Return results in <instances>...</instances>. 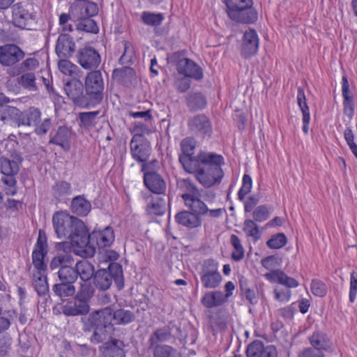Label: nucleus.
<instances>
[{"instance_id":"obj_1","label":"nucleus","mask_w":357,"mask_h":357,"mask_svg":"<svg viewBox=\"0 0 357 357\" xmlns=\"http://www.w3.org/2000/svg\"><path fill=\"white\" fill-rule=\"evenodd\" d=\"M192 192L182 195L185 206L190 210L183 211L175 215L177 223L189 229L200 227L202 224L201 217L205 216L209 218H218L222 215V208L210 209L207 205L198 196L197 189L192 186Z\"/></svg>"},{"instance_id":"obj_2","label":"nucleus","mask_w":357,"mask_h":357,"mask_svg":"<svg viewBox=\"0 0 357 357\" xmlns=\"http://www.w3.org/2000/svg\"><path fill=\"white\" fill-rule=\"evenodd\" d=\"M197 168L192 174H195L197 180L204 187L209 188L220 183L224 176L222 165L225 160L221 155L212 152L199 153Z\"/></svg>"},{"instance_id":"obj_3","label":"nucleus","mask_w":357,"mask_h":357,"mask_svg":"<svg viewBox=\"0 0 357 357\" xmlns=\"http://www.w3.org/2000/svg\"><path fill=\"white\" fill-rule=\"evenodd\" d=\"M52 223L57 237L69 239L74 248H79L85 227L78 218L63 211L56 212L52 217Z\"/></svg>"},{"instance_id":"obj_4","label":"nucleus","mask_w":357,"mask_h":357,"mask_svg":"<svg viewBox=\"0 0 357 357\" xmlns=\"http://www.w3.org/2000/svg\"><path fill=\"white\" fill-rule=\"evenodd\" d=\"M79 248H75V253L82 257H91L96 252V246L104 248L111 246L115 239L113 228L107 226L88 234L84 229Z\"/></svg>"},{"instance_id":"obj_5","label":"nucleus","mask_w":357,"mask_h":357,"mask_svg":"<svg viewBox=\"0 0 357 357\" xmlns=\"http://www.w3.org/2000/svg\"><path fill=\"white\" fill-rule=\"evenodd\" d=\"M264 278L271 283H278L285 287L275 286L273 289V298L281 303L289 302L291 297V288H296L299 283L294 278L289 277L284 272L276 269L271 271L264 275Z\"/></svg>"},{"instance_id":"obj_6","label":"nucleus","mask_w":357,"mask_h":357,"mask_svg":"<svg viewBox=\"0 0 357 357\" xmlns=\"http://www.w3.org/2000/svg\"><path fill=\"white\" fill-rule=\"evenodd\" d=\"M228 17L241 24H253L258 20V13L252 0H225Z\"/></svg>"},{"instance_id":"obj_7","label":"nucleus","mask_w":357,"mask_h":357,"mask_svg":"<svg viewBox=\"0 0 357 357\" xmlns=\"http://www.w3.org/2000/svg\"><path fill=\"white\" fill-rule=\"evenodd\" d=\"M89 320L95 326V331L91 337L93 343L103 342L108 337L107 329L112 328V309L109 307L96 311L90 315Z\"/></svg>"},{"instance_id":"obj_8","label":"nucleus","mask_w":357,"mask_h":357,"mask_svg":"<svg viewBox=\"0 0 357 357\" xmlns=\"http://www.w3.org/2000/svg\"><path fill=\"white\" fill-rule=\"evenodd\" d=\"M86 95L92 104L100 103L103 99L104 82L99 70L87 73L84 80Z\"/></svg>"},{"instance_id":"obj_9","label":"nucleus","mask_w":357,"mask_h":357,"mask_svg":"<svg viewBox=\"0 0 357 357\" xmlns=\"http://www.w3.org/2000/svg\"><path fill=\"white\" fill-rule=\"evenodd\" d=\"M219 264L213 259L204 261L199 273L202 286L206 289H215L220 284L222 276L218 271Z\"/></svg>"},{"instance_id":"obj_10","label":"nucleus","mask_w":357,"mask_h":357,"mask_svg":"<svg viewBox=\"0 0 357 357\" xmlns=\"http://www.w3.org/2000/svg\"><path fill=\"white\" fill-rule=\"evenodd\" d=\"M196 141L191 137H186L181 142L182 153L179 155V161L184 170L188 173H192L197 169L199 160V154L195 157Z\"/></svg>"},{"instance_id":"obj_11","label":"nucleus","mask_w":357,"mask_h":357,"mask_svg":"<svg viewBox=\"0 0 357 357\" xmlns=\"http://www.w3.org/2000/svg\"><path fill=\"white\" fill-rule=\"evenodd\" d=\"M122 272L119 264L111 263L108 271L101 269L96 272L94 275V284L98 289L107 290L110 287L113 280L118 281L122 279Z\"/></svg>"},{"instance_id":"obj_12","label":"nucleus","mask_w":357,"mask_h":357,"mask_svg":"<svg viewBox=\"0 0 357 357\" xmlns=\"http://www.w3.org/2000/svg\"><path fill=\"white\" fill-rule=\"evenodd\" d=\"M171 59L176 61V69L178 73L195 80L203 78L202 68L192 60L183 57L178 52L174 53Z\"/></svg>"},{"instance_id":"obj_13","label":"nucleus","mask_w":357,"mask_h":357,"mask_svg":"<svg viewBox=\"0 0 357 357\" xmlns=\"http://www.w3.org/2000/svg\"><path fill=\"white\" fill-rule=\"evenodd\" d=\"M47 240L45 234L40 230L37 241L32 252V264L36 271H46L47 264L44 259L47 253Z\"/></svg>"},{"instance_id":"obj_14","label":"nucleus","mask_w":357,"mask_h":357,"mask_svg":"<svg viewBox=\"0 0 357 357\" xmlns=\"http://www.w3.org/2000/svg\"><path fill=\"white\" fill-rule=\"evenodd\" d=\"M33 21V15L24 4L17 3L12 6V22L15 26L22 29H29Z\"/></svg>"},{"instance_id":"obj_15","label":"nucleus","mask_w":357,"mask_h":357,"mask_svg":"<svg viewBox=\"0 0 357 357\" xmlns=\"http://www.w3.org/2000/svg\"><path fill=\"white\" fill-rule=\"evenodd\" d=\"M98 12L97 5L86 0L76 1L70 8V14L75 21L93 17Z\"/></svg>"},{"instance_id":"obj_16","label":"nucleus","mask_w":357,"mask_h":357,"mask_svg":"<svg viewBox=\"0 0 357 357\" xmlns=\"http://www.w3.org/2000/svg\"><path fill=\"white\" fill-rule=\"evenodd\" d=\"M77 60L83 68L92 69L98 67L101 57L94 48L86 46L78 50Z\"/></svg>"},{"instance_id":"obj_17","label":"nucleus","mask_w":357,"mask_h":357,"mask_svg":"<svg viewBox=\"0 0 357 357\" xmlns=\"http://www.w3.org/2000/svg\"><path fill=\"white\" fill-rule=\"evenodd\" d=\"M24 57V52L16 45L7 44L0 46V63L10 66Z\"/></svg>"},{"instance_id":"obj_18","label":"nucleus","mask_w":357,"mask_h":357,"mask_svg":"<svg viewBox=\"0 0 357 357\" xmlns=\"http://www.w3.org/2000/svg\"><path fill=\"white\" fill-rule=\"evenodd\" d=\"M259 38L257 31L249 29L243 33L241 42V54L244 57H250L257 54Z\"/></svg>"},{"instance_id":"obj_19","label":"nucleus","mask_w":357,"mask_h":357,"mask_svg":"<svg viewBox=\"0 0 357 357\" xmlns=\"http://www.w3.org/2000/svg\"><path fill=\"white\" fill-rule=\"evenodd\" d=\"M63 314L68 317L85 315L90 311V305L85 301H82L77 297L63 302L61 307Z\"/></svg>"},{"instance_id":"obj_20","label":"nucleus","mask_w":357,"mask_h":357,"mask_svg":"<svg viewBox=\"0 0 357 357\" xmlns=\"http://www.w3.org/2000/svg\"><path fill=\"white\" fill-rule=\"evenodd\" d=\"M75 43L68 33H61L58 37L56 45V53L59 58H70L75 52Z\"/></svg>"},{"instance_id":"obj_21","label":"nucleus","mask_w":357,"mask_h":357,"mask_svg":"<svg viewBox=\"0 0 357 357\" xmlns=\"http://www.w3.org/2000/svg\"><path fill=\"white\" fill-rule=\"evenodd\" d=\"M144 183L153 193L162 195L166 192L167 185L165 181L155 172H145L144 174Z\"/></svg>"},{"instance_id":"obj_22","label":"nucleus","mask_w":357,"mask_h":357,"mask_svg":"<svg viewBox=\"0 0 357 357\" xmlns=\"http://www.w3.org/2000/svg\"><path fill=\"white\" fill-rule=\"evenodd\" d=\"M132 157L139 162H145L149 159L151 147L149 144L137 140V136H133L130 142Z\"/></svg>"},{"instance_id":"obj_23","label":"nucleus","mask_w":357,"mask_h":357,"mask_svg":"<svg viewBox=\"0 0 357 357\" xmlns=\"http://www.w3.org/2000/svg\"><path fill=\"white\" fill-rule=\"evenodd\" d=\"M189 126L192 131L198 132L203 137H211L213 128L211 123L205 115H197L189 121Z\"/></svg>"},{"instance_id":"obj_24","label":"nucleus","mask_w":357,"mask_h":357,"mask_svg":"<svg viewBox=\"0 0 357 357\" xmlns=\"http://www.w3.org/2000/svg\"><path fill=\"white\" fill-rule=\"evenodd\" d=\"M64 91L68 98L77 105H82L83 84L77 79H73L66 83Z\"/></svg>"},{"instance_id":"obj_25","label":"nucleus","mask_w":357,"mask_h":357,"mask_svg":"<svg viewBox=\"0 0 357 357\" xmlns=\"http://www.w3.org/2000/svg\"><path fill=\"white\" fill-rule=\"evenodd\" d=\"M124 344L119 340L106 342L101 348L102 357H125Z\"/></svg>"},{"instance_id":"obj_26","label":"nucleus","mask_w":357,"mask_h":357,"mask_svg":"<svg viewBox=\"0 0 357 357\" xmlns=\"http://www.w3.org/2000/svg\"><path fill=\"white\" fill-rule=\"evenodd\" d=\"M226 301V296L220 291L206 292L202 298V305L207 308L220 306Z\"/></svg>"},{"instance_id":"obj_27","label":"nucleus","mask_w":357,"mask_h":357,"mask_svg":"<svg viewBox=\"0 0 357 357\" xmlns=\"http://www.w3.org/2000/svg\"><path fill=\"white\" fill-rule=\"evenodd\" d=\"M70 130L66 126H60L50 142L60 146L65 150L70 149Z\"/></svg>"},{"instance_id":"obj_28","label":"nucleus","mask_w":357,"mask_h":357,"mask_svg":"<svg viewBox=\"0 0 357 357\" xmlns=\"http://www.w3.org/2000/svg\"><path fill=\"white\" fill-rule=\"evenodd\" d=\"M146 211L150 215H162L166 211V202L161 197L150 196Z\"/></svg>"},{"instance_id":"obj_29","label":"nucleus","mask_w":357,"mask_h":357,"mask_svg":"<svg viewBox=\"0 0 357 357\" xmlns=\"http://www.w3.org/2000/svg\"><path fill=\"white\" fill-rule=\"evenodd\" d=\"M41 113L37 108L31 107L28 110L21 112L19 126H33L40 121Z\"/></svg>"},{"instance_id":"obj_30","label":"nucleus","mask_w":357,"mask_h":357,"mask_svg":"<svg viewBox=\"0 0 357 357\" xmlns=\"http://www.w3.org/2000/svg\"><path fill=\"white\" fill-rule=\"evenodd\" d=\"M21 112L12 106H4L0 109V119L5 123H13L19 126Z\"/></svg>"},{"instance_id":"obj_31","label":"nucleus","mask_w":357,"mask_h":357,"mask_svg":"<svg viewBox=\"0 0 357 357\" xmlns=\"http://www.w3.org/2000/svg\"><path fill=\"white\" fill-rule=\"evenodd\" d=\"M75 270L77 277L79 276L83 281L89 280L94 275L95 273L93 265L84 259L80 260L76 263Z\"/></svg>"},{"instance_id":"obj_32","label":"nucleus","mask_w":357,"mask_h":357,"mask_svg":"<svg viewBox=\"0 0 357 357\" xmlns=\"http://www.w3.org/2000/svg\"><path fill=\"white\" fill-rule=\"evenodd\" d=\"M72 211L81 216L86 215L91 209V204L82 196L75 197L71 202Z\"/></svg>"},{"instance_id":"obj_33","label":"nucleus","mask_w":357,"mask_h":357,"mask_svg":"<svg viewBox=\"0 0 357 357\" xmlns=\"http://www.w3.org/2000/svg\"><path fill=\"white\" fill-rule=\"evenodd\" d=\"M342 96L344 98V112L347 116L351 118L354 113V105L353 97L349 92L347 80L345 77H343Z\"/></svg>"},{"instance_id":"obj_34","label":"nucleus","mask_w":357,"mask_h":357,"mask_svg":"<svg viewBox=\"0 0 357 357\" xmlns=\"http://www.w3.org/2000/svg\"><path fill=\"white\" fill-rule=\"evenodd\" d=\"M312 346L317 351L328 350L331 347V342L326 335L321 332L316 331L309 338Z\"/></svg>"},{"instance_id":"obj_35","label":"nucleus","mask_w":357,"mask_h":357,"mask_svg":"<svg viewBox=\"0 0 357 357\" xmlns=\"http://www.w3.org/2000/svg\"><path fill=\"white\" fill-rule=\"evenodd\" d=\"M0 171L1 175L16 176L20 171V162L1 157Z\"/></svg>"},{"instance_id":"obj_36","label":"nucleus","mask_w":357,"mask_h":357,"mask_svg":"<svg viewBox=\"0 0 357 357\" xmlns=\"http://www.w3.org/2000/svg\"><path fill=\"white\" fill-rule=\"evenodd\" d=\"M99 111L80 112L78 114L79 126L85 129H90L94 127L98 122V116Z\"/></svg>"},{"instance_id":"obj_37","label":"nucleus","mask_w":357,"mask_h":357,"mask_svg":"<svg viewBox=\"0 0 357 357\" xmlns=\"http://www.w3.org/2000/svg\"><path fill=\"white\" fill-rule=\"evenodd\" d=\"M16 176L1 175L0 187L6 195L14 196L17 192Z\"/></svg>"},{"instance_id":"obj_38","label":"nucleus","mask_w":357,"mask_h":357,"mask_svg":"<svg viewBox=\"0 0 357 357\" xmlns=\"http://www.w3.org/2000/svg\"><path fill=\"white\" fill-rule=\"evenodd\" d=\"M58 63L59 70L65 75L70 77H81L82 71L77 66L68 60V58H60Z\"/></svg>"},{"instance_id":"obj_39","label":"nucleus","mask_w":357,"mask_h":357,"mask_svg":"<svg viewBox=\"0 0 357 357\" xmlns=\"http://www.w3.org/2000/svg\"><path fill=\"white\" fill-rule=\"evenodd\" d=\"M45 273L46 271H36L33 274L34 287L39 296L45 295L49 289Z\"/></svg>"},{"instance_id":"obj_40","label":"nucleus","mask_w":357,"mask_h":357,"mask_svg":"<svg viewBox=\"0 0 357 357\" xmlns=\"http://www.w3.org/2000/svg\"><path fill=\"white\" fill-rule=\"evenodd\" d=\"M112 318L115 324L126 325L132 322L135 316L130 310L119 309L116 311L112 310Z\"/></svg>"},{"instance_id":"obj_41","label":"nucleus","mask_w":357,"mask_h":357,"mask_svg":"<svg viewBox=\"0 0 357 357\" xmlns=\"http://www.w3.org/2000/svg\"><path fill=\"white\" fill-rule=\"evenodd\" d=\"M73 264L65 265L63 267L59 268L58 271V276L61 282L67 283H73L77 278L76 270L73 267Z\"/></svg>"},{"instance_id":"obj_42","label":"nucleus","mask_w":357,"mask_h":357,"mask_svg":"<svg viewBox=\"0 0 357 357\" xmlns=\"http://www.w3.org/2000/svg\"><path fill=\"white\" fill-rule=\"evenodd\" d=\"M23 74L17 78L18 84L23 88L31 91H37L36 83V75L32 72L22 73Z\"/></svg>"},{"instance_id":"obj_43","label":"nucleus","mask_w":357,"mask_h":357,"mask_svg":"<svg viewBox=\"0 0 357 357\" xmlns=\"http://www.w3.org/2000/svg\"><path fill=\"white\" fill-rule=\"evenodd\" d=\"M141 19L143 23L147 26H158L162 24L165 17L162 13L144 11L141 15Z\"/></svg>"},{"instance_id":"obj_44","label":"nucleus","mask_w":357,"mask_h":357,"mask_svg":"<svg viewBox=\"0 0 357 357\" xmlns=\"http://www.w3.org/2000/svg\"><path fill=\"white\" fill-rule=\"evenodd\" d=\"M230 242L234 248L231 259L235 261H241L245 256V251L239 238L232 234L230 237Z\"/></svg>"},{"instance_id":"obj_45","label":"nucleus","mask_w":357,"mask_h":357,"mask_svg":"<svg viewBox=\"0 0 357 357\" xmlns=\"http://www.w3.org/2000/svg\"><path fill=\"white\" fill-rule=\"evenodd\" d=\"M52 289L55 294L59 297L71 296L75 292V288L73 285V283H67L65 282L54 284Z\"/></svg>"},{"instance_id":"obj_46","label":"nucleus","mask_w":357,"mask_h":357,"mask_svg":"<svg viewBox=\"0 0 357 357\" xmlns=\"http://www.w3.org/2000/svg\"><path fill=\"white\" fill-rule=\"evenodd\" d=\"M74 260L73 257L68 254H60L54 257L50 264V267L52 270H54L56 268H61L63 267L65 265L68 264H73Z\"/></svg>"},{"instance_id":"obj_47","label":"nucleus","mask_w":357,"mask_h":357,"mask_svg":"<svg viewBox=\"0 0 357 357\" xmlns=\"http://www.w3.org/2000/svg\"><path fill=\"white\" fill-rule=\"evenodd\" d=\"M171 337V332L169 328H162L156 330L149 338L151 346L159 342L168 340Z\"/></svg>"},{"instance_id":"obj_48","label":"nucleus","mask_w":357,"mask_h":357,"mask_svg":"<svg viewBox=\"0 0 357 357\" xmlns=\"http://www.w3.org/2000/svg\"><path fill=\"white\" fill-rule=\"evenodd\" d=\"M243 230L247 236L252 237L255 241L260 238V231L258 226L252 220H246L243 222Z\"/></svg>"},{"instance_id":"obj_49","label":"nucleus","mask_w":357,"mask_h":357,"mask_svg":"<svg viewBox=\"0 0 357 357\" xmlns=\"http://www.w3.org/2000/svg\"><path fill=\"white\" fill-rule=\"evenodd\" d=\"M266 347L262 342L255 340L250 343L246 349L247 357H261L265 353Z\"/></svg>"},{"instance_id":"obj_50","label":"nucleus","mask_w":357,"mask_h":357,"mask_svg":"<svg viewBox=\"0 0 357 357\" xmlns=\"http://www.w3.org/2000/svg\"><path fill=\"white\" fill-rule=\"evenodd\" d=\"M77 29L88 33H97L99 31V28L93 19L90 17H86L79 20L77 24Z\"/></svg>"},{"instance_id":"obj_51","label":"nucleus","mask_w":357,"mask_h":357,"mask_svg":"<svg viewBox=\"0 0 357 357\" xmlns=\"http://www.w3.org/2000/svg\"><path fill=\"white\" fill-rule=\"evenodd\" d=\"M287 243V238L283 233L273 235L266 242V245L271 249H280Z\"/></svg>"},{"instance_id":"obj_52","label":"nucleus","mask_w":357,"mask_h":357,"mask_svg":"<svg viewBox=\"0 0 357 357\" xmlns=\"http://www.w3.org/2000/svg\"><path fill=\"white\" fill-rule=\"evenodd\" d=\"M70 184L64 181L56 183L53 188L54 196L59 200L70 195Z\"/></svg>"},{"instance_id":"obj_53","label":"nucleus","mask_w":357,"mask_h":357,"mask_svg":"<svg viewBox=\"0 0 357 357\" xmlns=\"http://www.w3.org/2000/svg\"><path fill=\"white\" fill-rule=\"evenodd\" d=\"M187 100L188 107L193 109H200L206 105L205 98L201 93L190 94Z\"/></svg>"},{"instance_id":"obj_54","label":"nucleus","mask_w":357,"mask_h":357,"mask_svg":"<svg viewBox=\"0 0 357 357\" xmlns=\"http://www.w3.org/2000/svg\"><path fill=\"white\" fill-rule=\"evenodd\" d=\"M252 188V180L248 174H244L242 179V185L238 192V199L242 201L245 197L251 191Z\"/></svg>"},{"instance_id":"obj_55","label":"nucleus","mask_w":357,"mask_h":357,"mask_svg":"<svg viewBox=\"0 0 357 357\" xmlns=\"http://www.w3.org/2000/svg\"><path fill=\"white\" fill-rule=\"evenodd\" d=\"M93 295L92 287L86 283L82 284L75 297L89 304V301Z\"/></svg>"},{"instance_id":"obj_56","label":"nucleus","mask_w":357,"mask_h":357,"mask_svg":"<svg viewBox=\"0 0 357 357\" xmlns=\"http://www.w3.org/2000/svg\"><path fill=\"white\" fill-rule=\"evenodd\" d=\"M39 66V61L36 58H28L17 66L19 73H27Z\"/></svg>"},{"instance_id":"obj_57","label":"nucleus","mask_w":357,"mask_h":357,"mask_svg":"<svg viewBox=\"0 0 357 357\" xmlns=\"http://www.w3.org/2000/svg\"><path fill=\"white\" fill-rule=\"evenodd\" d=\"M312 293L319 297H323L327 294L326 284L319 280H312L311 282Z\"/></svg>"},{"instance_id":"obj_58","label":"nucleus","mask_w":357,"mask_h":357,"mask_svg":"<svg viewBox=\"0 0 357 357\" xmlns=\"http://www.w3.org/2000/svg\"><path fill=\"white\" fill-rule=\"evenodd\" d=\"M253 218L256 222H264L269 218L268 208L265 205L257 206L253 211Z\"/></svg>"},{"instance_id":"obj_59","label":"nucleus","mask_w":357,"mask_h":357,"mask_svg":"<svg viewBox=\"0 0 357 357\" xmlns=\"http://www.w3.org/2000/svg\"><path fill=\"white\" fill-rule=\"evenodd\" d=\"M297 103L303 115L310 114V109L306 102L305 94L304 90L301 87L298 88Z\"/></svg>"},{"instance_id":"obj_60","label":"nucleus","mask_w":357,"mask_h":357,"mask_svg":"<svg viewBox=\"0 0 357 357\" xmlns=\"http://www.w3.org/2000/svg\"><path fill=\"white\" fill-rule=\"evenodd\" d=\"M357 296V273L352 271L350 274L349 298L351 303H354Z\"/></svg>"},{"instance_id":"obj_61","label":"nucleus","mask_w":357,"mask_h":357,"mask_svg":"<svg viewBox=\"0 0 357 357\" xmlns=\"http://www.w3.org/2000/svg\"><path fill=\"white\" fill-rule=\"evenodd\" d=\"M153 357H175V352L169 346H158L154 350Z\"/></svg>"},{"instance_id":"obj_62","label":"nucleus","mask_w":357,"mask_h":357,"mask_svg":"<svg viewBox=\"0 0 357 357\" xmlns=\"http://www.w3.org/2000/svg\"><path fill=\"white\" fill-rule=\"evenodd\" d=\"M134 74V70L131 68L123 67L120 69H116L113 72V77L118 79L119 81L123 82L125 76L132 77Z\"/></svg>"},{"instance_id":"obj_63","label":"nucleus","mask_w":357,"mask_h":357,"mask_svg":"<svg viewBox=\"0 0 357 357\" xmlns=\"http://www.w3.org/2000/svg\"><path fill=\"white\" fill-rule=\"evenodd\" d=\"M133 131L135 132L134 136L137 137V140H139L142 135H148L151 132V129L142 123H136L134 126Z\"/></svg>"},{"instance_id":"obj_64","label":"nucleus","mask_w":357,"mask_h":357,"mask_svg":"<svg viewBox=\"0 0 357 357\" xmlns=\"http://www.w3.org/2000/svg\"><path fill=\"white\" fill-rule=\"evenodd\" d=\"M51 126V121L50 119H44L41 123H38L35 126V132L38 135L45 134Z\"/></svg>"}]
</instances>
